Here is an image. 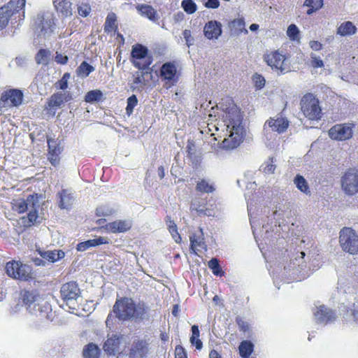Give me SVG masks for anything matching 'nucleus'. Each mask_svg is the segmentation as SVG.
Masks as SVG:
<instances>
[{"instance_id": "nucleus-1", "label": "nucleus", "mask_w": 358, "mask_h": 358, "mask_svg": "<svg viewBox=\"0 0 358 358\" xmlns=\"http://www.w3.org/2000/svg\"><path fill=\"white\" fill-rule=\"evenodd\" d=\"M223 114L222 123L226 127V137L222 141V148L234 149L243 142L245 135L243 116L238 108L232 102L224 106L220 103Z\"/></svg>"}, {"instance_id": "nucleus-2", "label": "nucleus", "mask_w": 358, "mask_h": 358, "mask_svg": "<svg viewBox=\"0 0 358 358\" xmlns=\"http://www.w3.org/2000/svg\"><path fill=\"white\" fill-rule=\"evenodd\" d=\"M22 301L27 310L41 320H52L53 313L48 302L36 291L24 290L21 293Z\"/></svg>"}, {"instance_id": "nucleus-3", "label": "nucleus", "mask_w": 358, "mask_h": 358, "mask_svg": "<svg viewBox=\"0 0 358 358\" xmlns=\"http://www.w3.org/2000/svg\"><path fill=\"white\" fill-rule=\"evenodd\" d=\"M40 208V203L37 194H30L26 199H19L13 203V209L18 213H28L29 221L31 223L40 222L38 216V209Z\"/></svg>"}, {"instance_id": "nucleus-4", "label": "nucleus", "mask_w": 358, "mask_h": 358, "mask_svg": "<svg viewBox=\"0 0 358 358\" xmlns=\"http://www.w3.org/2000/svg\"><path fill=\"white\" fill-rule=\"evenodd\" d=\"M301 110L306 117L310 120H318L322 117V108L320 101L311 93H308L301 98Z\"/></svg>"}, {"instance_id": "nucleus-5", "label": "nucleus", "mask_w": 358, "mask_h": 358, "mask_svg": "<svg viewBox=\"0 0 358 358\" xmlns=\"http://www.w3.org/2000/svg\"><path fill=\"white\" fill-rule=\"evenodd\" d=\"M25 3V0H10L6 5L0 8V30L8 25L11 17H15L21 10H22V19L24 17Z\"/></svg>"}, {"instance_id": "nucleus-6", "label": "nucleus", "mask_w": 358, "mask_h": 358, "mask_svg": "<svg viewBox=\"0 0 358 358\" xmlns=\"http://www.w3.org/2000/svg\"><path fill=\"white\" fill-rule=\"evenodd\" d=\"M7 275L15 280L27 281L32 278L31 268L19 261L8 262L6 265Z\"/></svg>"}, {"instance_id": "nucleus-7", "label": "nucleus", "mask_w": 358, "mask_h": 358, "mask_svg": "<svg viewBox=\"0 0 358 358\" xmlns=\"http://www.w3.org/2000/svg\"><path fill=\"white\" fill-rule=\"evenodd\" d=\"M132 63L139 69L145 70L152 64V57L148 55V50L146 47L136 44L132 47Z\"/></svg>"}, {"instance_id": "nucleus-8", "label": "nucleus", "mask_w": 358, "mask_h": 358, "mask_svg": "<svg viewBox=\"0 0 358 358\" xmlns=\"http://www.w3.org/2000/svg\"><path fill=\"white\" fill-rule=\"evenodd\" d=\"M264 59L272 69L279 71L281 73L290 71L287 58L278 50L266 55Z\"/></svg>"}, {"instance_id": "nucleus-9", "label": "nucleus", "mask_w": 358, "mask_h": 358, "mask_svg": "<svg viewBox=\"0 0 358 358\" xmlns=\"http://www.w3.org/2000/svg\"><path fill=\"white\" fill-rule=\"evenodd\" d=\"M340 244L344 251L356 254L358 252V236L350 228H344L340 232Z\"/></svg>"}, {"instance_id": "nucleus-10", "label": "nucleus", "mask_w": 358, "mask_h": 358, "mask_svg": "<svg viewBox=\"0 0 358 358\" xmlns=\"http://www.w3.org/2000/svg\"><path fill=\"white\" fill-rule=\"evenodd\" d=\"M126 345L127 341L124 336L113 334L104 343L103 350L110 355L118 354L117 358H126L124 355L120 353L124 350Z\"/></svg>"}, {"instance_id": "nucleus-11", "label": "nucleus", "mask_w": 358, "mask_h": 358, "mask_svg": "<svg viewBox=\"0 0 358 358\" xmlns=\"http://www.w3.org/2000/svg\"><path fill=\"white\" fill-rule=\"evenodd\" d=\"M342 190L349 196H352L358 192V170L349 169L341 177Z\"/></svg>"}, {"instance_id": "nucleus-12", "label": "nucleus", "mask_w": 358, "mask_h": 358, "mask_svg": "<svg viewBox=\"0 0 358 358\" xmlns=\"http://www.w3.org/2000/svg\"><path fill=\"white\" fill-rule=\"evenodd\" d=\"M134 301L131 299L124 297L117 299L113 306V313L122 320L131 319L134 316Z\"/></svg>"}, {"instance_id": "nucleus-13", "label": "nucleus", "mask_w": 358, "mask_h": 358, "mask_svg": "<svg viewBox=\"0 0 358 358\" xmlns=\"http://www.w3.org/2000/svg\"><path fill=\"white\" fill-rule=\"evenodd\" d=\"M352 123L337 124L329 130V137L336 141H345L352 137Z\"/></svg>"}, {"instance_id": "nucleus-14", "label": "nucleus", "mask_w": 358, "mask_h": 358, "mask_svg": "<svg viewBox=\"0 0 358 358\" xmlns=\"http://www.w3.org/2000/svg\"><path fill=\"white\" fill-rule=\"evenodd\" d=\"M60 293L63 300L71 308V305L75 304L80 296V291L76 282H69L62 286Z\"/></svg>"}, {"instance_id": "nucleus-15", "label": "nucleus", "mask_w": 358, "mask_h": 358, "mask_svg": "<svg viewBox=\"0 0 358 358\" xmlns=\"http://www.w3.org/2000/svg\"><path fill=\"white\" fill-rule=\"evenodd\" d=\"M315 320L317 323L327 324L336 319V314L331 309L324 305H315L313 310Z\"/></svg>"}, {"instance_id": "nucleus-16", "label": "nucleus", "mask_w": 358, "mask_h": 358, "mask_svg": "<svg viewBox=\"0 0 358 358\" xmlns=\"http://www.w3.org/2000/svg\"><path fill=\"white\" fill-rule=\"evenodd\" d=\"M36 31L43 36H49L54 29V22L50 16L38 15L36 20Z\"/></svg>"}, {"instance_id": "nucleus-17", "label": "nucleus", "mask_w": 358, "mask_h": 358, "mask_svg": "<svg viewBox=\"0 0 358 358\" xmlns=\"http://www.w3.org/2000/svg\"><path fill=\"white\" fill-rule=\"evenodd\" d=\"M177 68L176 65L171 62L164 64L160 69L161 78L166 81L168 87L173 85L177 82Z\"/></svg>"}, {"instance_id": "nucleus-18", "label": "nucleus", "mask_w": 358, "mask_h": 358, "mask_svg": "<svg viewBox=\"0 0 358 358\" xmlns=\"http://www.w3.org/2000/svg\"><path fill=\"white\" fill-rule=\"evenodd\" d=\"M289 127V121L283 117H277L275 118H270L266 122L264 126V130L267 131L271 129L278 134L285 132Z\"/></svg>"}, {"instance_id": "nucleus-19", "label": "nucleus", "mask_w": 358, "mask_h": 358, "mask_svg": "<svg viewBox=\"0 0 358 358\" xmlns=\"http://www.w3.org/2000/svg\"><path fill=\"white\" fill-rule=\"evenodd\" d=\"M204 36L208 39H217L222 34V24L215 20H210L203 27Z\"/></svg>"}, {"instance_id": "nucleus-20", "label": "nucleus", "mask_w": 358, "mask_h": 358, "mask_svg": "<svg viewBox=\"0 0 358 358\" xmlns=\"http://www.w3.org/2000/svg\"><path fill=\"white\" fill-rule=\"evenodd\" d=\"M48 159L52 166H56L59 163V155L62 152L61 148L59 146L57 141L52 138L48 139Z\"/></svg>"}, {"instance_id": "nucleus-21", "label": "nucleus", "mask_w": 358, "mask_h": 358, "mask_svg": "<svg viewBox=\"0 0 358 358\" xmlns=\"http://www.w3.org/2000/svg\"><path fill=\"white\" fill-rule=\"evenodd\" d=\"M58 206L61 209H70L73 203L74 197L69 189H63L57 194Z\"/></svg>"}, {"instance_id": "nucleus-22", "label": "nucleus", "mask_w": 358, "mask_h": 358, "mask_svg": "<svg viewBox=\"0 0 358 358\" xmlns=\"http://www.w3.org/2000/svg\"><path fill=\"white\" fill-rule=\"evenodd\" d=\"M72 99V95L70 92L64 91L57 92L52 94L48 101L49 107H62L66 102Z\"/></svg>"}, {"instance_id": "nucleus-23", "label": "nucleus", "mask_w": 358, "mask_h": 358, "mask_svg": "<svg viewBox=\"0 0 358 358\" xmlns=\"http://www.w3.org/2000/svg\"><path fill=\"white\" fill-rule=\"evenodd\" d=\"M131 221L129 220H117L106 225V229L112 233H123L131 229Z\"/></svg>"}, {"instance_id": "nucleus-24", "label": "nucleus", "mask_w": 358, "mask_h": 358, "mask_svg": "<svg viewBox=\"0 0 358 358\" xmlns=\"http://www.w3.org/2000/svg\"><path fill=\"white\" fill-rule=\"evenodd\" d=\"M106 243H108V238L106 237L99 236L96 238L87 240L86 241L78 243L77 245L76 249L78 251L84 252L90 248L96 247Z\"/></svg>"}, {"instance_id": "nucleus-25", "label": "nucleus", "mask_w": 358, "mask_h": 358, "mask_svg": "<svg viewBox=\"0 0 358 358\" xmlns=\"http://www.w3.org/2000/svg\"><path fill=\"white\" fill-rule=\"evenodd\" d=\"M71 0H55L54 5L58 13L64 17L71 16L73 14Z\"/></svg>"}, {"instance_id": "nucleus-26", "label": "nucleus", "mask_w": 358, "mask_h": 358, "mask_svg": "<svg viewBox=\"0 0 358 358\" xmlns=\"http://www.w3.org/2000/svg\"><path fill=\"white\" fill-rule=\"evenodd\" d=\"M136 9L141 15L148 17L151 21L156 22L159 19L157 11L150 5L140 4L136 6Z\"/></svg>"}, {"instance_id": "nucleus-27", "label": "nucleus", "mask_w": 358, "mask_h": 358, "mask_svg": "<svg viewBox=\"0 0 358 358\" xmlns=\"http://www.w3.org/2000/svg\"><path fill=\"white\" fill-rule=\"evenodd\" d=\"M189 240L191 249L193 250L196 254H197L198 252H201L202 250H207L201 234L197 235L193 234L189 236Z\"/></svg>"}, {"instance_id": "nucleus-28", "label": "nucleus", "mask_w": 358, "mask_h": 358, "mask_svg": "<svg viewBox=\"0 0 358 358\" xmlns=\"http://www.w3.org/2000/svg\"><path fill=\"white\" fill-rule=\"evenodd\" d=\"M147 348L145 343L141 341L133 343L129 353V358H142L145 355Z\"/></svg>"}, {"instance_id": "nucleus-29", "label": "nucleus", "mask_w": 358, "mask_h": 358, "mask_svg": "<svg viewBox=\"0 0 358 358\" xmlns=\"http://www.w3.org/2000/svg\"><path fill=\"white\" fill-rule=\"evenodd\" d=\"M357 27L352 22L347 21L341 23L337 29V34L341 36H351L356 33Z\"/></svg>"}, {"instance_id": "nucleus-30", "label": "nucleus", "mask_w": 358, "mask_h": 358, "mask_svg": "<svg viewBox=\"0 0 358 358\" xmlns=\"http://www.w3.org/2000/svg\"><path fill=\"white\" fill-rule=\"evenodd\" d=\"M229 27L233 34L236 35H239L241 33H244L245 34L248 33V31L245 29V23L243 18H237L234 20L229 24Z\"/></svg>"}, {"instance_id": "nucleus-31", "label": "nucleus", "mask_w": 358, "mask_h": 358, "mask_svg": "<svg viewBox=\"0 0 358 358\" xmlns=\"http://www.w3.org/2000/svg\"><path fill=\"white\" fill-rule=\"evenodd\" d=\"M133 310L132 318L143 320L147 316L149 308L143 302H138L137 304L134 303Z\"/></svg>"}, {"instance_id": "nucleus-32", "label": "nucleus", "mask_w": 358, "mask_h": 358, "mask_svg": "<svg viewBox=\"0 0 358 358\" xmlns=\"http://www.w3.org/2000/svg\"><path fill=\"white\" fill-rule=\"evenodd\" d=\"M196 189L202 193H212L215 190L213 182L208 180L202 179L199 180L196 187Z\"/></svg>"}, {"instance_id": "nucleus-33", "label": "nucleus", "mask_w": 358, "mask_h": 358, "mask_svg": "<svg viewBox=\"0 0 358 358\" xmlns=\"http://www.w3.org/2000/svg\"><path fill=\"white\" fill-rule=\"evenodd\" d=\"M117 17L114 13H109L106 17L104 25V30L106 32H112L117 29V25L116 23Z\"/></svg>"}, {"instance_id": "nucleus-34", "label": "nucleus", "mask_w": 358, "mask_h": 358, "mask_svg": "<svg viewBox=\"0 0 358 358\" xmlns=\"http://www.w3.org/2000/svg\"><path fill=\"white\" fill-rule=\"evenodd\" d=\"M254 345L249 341H243L241 343L238 350L240 355L243 358H248L253 352Z\"/></svg>"}, {"instance_id": "nucleus-35", "label": "nucleus", "mask_w": 358, "mask_h": 358, "mask_svg": "<svg viewBox=\"0 0 358 358\" xmlns=\"http://www.w3.org/2000/svg\"><path fill=\"white\" fill-rule=\"evenodd\" d=\"M62 250H49L41 253V256L51 262H57L64 257Z\"/></svg>"}, {"instance_id": "nucleus-36", "label": "nucleus", "mask_w": 358, "mask_h": 358, "mask_svg": "<svg viewBox=\"0 0 358 358\" xmlns=\"http://www.w3.org/2000/svg\"><path fill=\"white\" fill-rule=\"evenodd\" d=\"M166 225L168 227L169 231L170 234H171L173 238L174 239L175 242L177 243H179L181 242V237L180 234L178 232V229L176 223L173 220L171 219L170 217H166Z\"/></svg>"}, {"instance_id": "nucleus-37", "label": "nucleus", "mask_w": 358, "mask_h": 358, "mask_svg": "<svg viewBox=\"0 0 358 358\" xmlns=\"http://www.w3.org/2000/svg\"><path fill=\"white\" fill-rule=\"evenodd\" d=\"M303 6L309 8L306 13L310 15L322 7L323 0H306Z\"/></svg>"}, {"instance_id": "nucleus-38", "label": "nucleus", "mask_w": 358, "mask_h": 358, "mask_svg": "<svg viewBox=\"0 0 358 358\" xmlns=\"http://www.w3.org/2000/svg\"><path fill=\"white\" fill-rule=\"evenodd\" d=\"M94 70V68L92 66L86 62H83L76 69V73L78 77L85 78H87Z\"/></svg>"}, {"instance_id": "nucleus-39", "label": "nucleus", "mask_w": 358, "mask_h": 358, "mask_svg": "<svg viewBox=\"0 0 358 358\" xmlns=\"http://www.w3.org/2000/svg\"><path fill=\"white\" fill-rule=\"evenodd\" d=\"M294 182L298 189L301 192L306 194H309L310 193L308 182L303 176L297 175L294 180Z\"/></svg>"}, {"instance_id": "nucleus-40", "label": "nucleus", "mask_w": 358, "mask_h": 358, "mask_svg": "<svg viewBox=\"0 0 358 358\" xmlns=\"http://www.w3.org/2000/svg\"><path fill=\"white\" fill-rule=\"evenodd\" d=\"M190 343L195 345L197 350H201L203 347L202 342L199 339V330L197 325L192 327V336L190 337Z\"/></svg>"}, {"instance_id": "nucleus-41", "label": "nucleus", "mask_w": 358, "mask_h": 358, "mask_svg": "<svg viewBox=\"0 0 358 358\" xmlns=\"http://www.w3.org/2000/svg\"><path fill=\"white\" fill-rule=\"evenodd\" d=\"M99 350L98 347L93 344H88L83 350L84 358H99Z\"/></svg>"}, {"instance_id": "nucleus-42", "label": "nucleus", "mask_w": 358, "mask_h": 358, "mask_svg": "<svg viewBox=\"0 0 358 358\" xmlns=\"http://www.w3.org/2000/svg\"><path fill=\"white\" fill-rule=\"evenodd\" d=\"M275 160L273 157L266 160L260 167V171L266 174H272L275 170Z\"/></svg>"}, {"instance_id": "nucleus-43", "label": "nucleus", "mask_w": 358, "mask_h": 358, "mask_svg": "<svg viewBox=\"0 0 358 358\" xmlns=\"http://www.w3.org/2000/svg\"><path fill=\"white\" fill-rule=\"evenodd\" d=\"M50 57V52L48 50L41 49L36 56V61L39 64H47Z\"/></svg>"}, {"instance_id": "nucleus-44", "label": "nucleus", "mask_w": 358, "mask_h": 358, "mask_svg": "<svg viewBox=\"0 0 358 358\" xmlns=\"http://www.w3.org/2000/svg\"><path fill=\"white\" fill-rule=\"evenodd\" d=\"M103 94L99 90H91L88 92L85 97V100L88 103L99 101L101 99Z\"/></svg>"}, {"instance_id": "nucleus-45", "label": "nucleus", "mask_w": 358, "mask_h": 358, "mask_svg": "<svg viewBox=\"0 0 358 358\" xmlns=\"http://www.w3.org/2000/svg\"><path fill=\"white\" fill-rule=\"evenodd\" d=\"M287 35L290 40L299 42L300 40L299 28L294 24H290L287 30Z\"/></svg>"}, {"instance_id": "nucleus-46", "label": "nucleus", "mask_w": 358, "mask_h": 358, "mask_svg": "<svg viewBox=\"0 0 358 358\" xmlns=\"http://www.w3.org/2000/svg\"><path fill=\"white\" fill-rule=\"evenodd\" d=\"M181 7L187 14H193L197 10L196 4L192 0H183Z\"/></svg>"}, {"instance_id": "nucleus-47", "label": "nucleus", "mask_w": 358, "mask_h": 358, "mask_svg": "<svg viewBox=\"0 0 358 358\" xmlns=\"http://www.w3.org/2000/svg\"><path fill=\"white\" fill-rule=\"evenodd\" d=\"M78 13L82 17H87L91 12V6L87 2H80L78 3Z\"/></svg>"}, {"instance_id": "nucleus-48", "label": "nucleus", "mask_w": 358, "mask_h": 358, "mask_svg": "<svg viewBox=\"0 0 358 358\" xmlns=\"http://www.w3.org/2000/svg\"><path fill=\"white\" fill-rule=\"evenodd\" d=\"M208 267L215 275H222L223 272L221 270L219 261L216 258H213L208 262Z\"/></svg>"}, {"instance_id": "nucleus-49", "label": "nucleus", "mask_w": 358, "mask_h": 358, "mask_svg": "<svg viewBox=\"0 0 358 358\" xmlns=\"http://www.w3.org/2000/svg\"><path fill=\"white\" fill-rule=\"evenodd\" d=\"M138 100L136 95H132L127 99V113L131 115L134 107L137 105Z\"/></svg>"}, {"instance_id": "nucleus-50", "label": "nucleus", "mask_w": 358, "mask_h": 358, "mask_svg": "<svg viewBox=\"0 0 358 358\" xmlns=\"http://www.w3.org/2000/svg\"><path fill=\"white\" fill-rule=\"evenodd\" d=\"M311 58V65L314 68H322L324 66V62L319 57H317L316 55L312 53L310 55Z\"/></svg>"}, {"instance_id": "nucleus-51", "label": "nucleus", "mask_w": 358, "mask_h": 358, "mask_svg": "<svg viewBox=\"0 0 358 358\" xmlns=\"http://www.w3.org/2000/svg\"><path fill=\"white\" fill-rule=\"evenodd\" d=\"M182 36H183L184 38L185 39L186 45L188 47H190L191 45H192L194 44V39L192 36L190 30H188V29L184 30L183 33H182Z\"/></svg>"}, {"instance_id": "nucleus-52", "label": "nucleus", "mask_w": 358, "mask_h": 358, "mask_svg": "<svg viewBox=\"0 0 358 358\" xmlns=\"http://www.w3.org/2000/svg\"><path fill=\"white\" fill-rule=\"evenodd\" d=\"M253 81L255 82V87L261 89L265 85V79L263 76L259 74H255L253 76Z\"/></svg>"}, {"instance_id": "nucleus-53", "label": "nucleus", "mask_w": 358, "mask_h": 358, "mask_svg": "<svg viewBox=\"0 0 358 358\" xmlns=\"http://www.w3.org/2000/svg\"><path fill=\"white\" fill-rule=\"evenodd\" d=\"M237 324L238 325V328L241 331L243 332H247L250 329L249 323L247 321L242 320L241 318L236 319Z\"/></svg>"}, {"instance_id": "nucleus-54", "label": "nucleus", "mask_w": 358, "mask_h": 358, "mask_svg": "<svg viewBox=\"0 0 358 358\" xmlns=\"http://www.w3.org/2000/svg\"><path fill=\"white\" fill-rule=\"evenodd\" d=\"M113 213L112 209L106 208L104 207H99L96 209V215L99 216L103 215L107 216L110 215Z\"/></svg>"}, {"instance_id": "nucleus-55", "label": "nucleus", "mask_w": 358, "mask_h": 358, "mask_svg": "<svg viewBox=\"0 0 358 358\" xmlns=\"http://www.w3.org/2000/svg\"><path fill=\"white\" fill-rule=\"evenodd\" d=\"M175 355L176 358H187L185 350L182 346H176Z\"/></svg>"}, {"instance_id": "nucleus-56", "label": "nucleus", "mask_w": 358, "mask_h": 358, "mask_svg": "<svg viewBox=\"0 0 358 358\" xmlns=\"http://www.w3.org/2000/svg\"><path fill=\"white\" fill-rule=\"evenodd\" d=\"M55 59L58 64H65L68 61V57L57 52Z\"/></svg>"}, {"instance_id": "nucleus-57", "label": "nucleus", "mask_w": 358, "mask_h": 358, "mask_svg": "<svg viewBox=\"0 0 358 358\" xmlns=\"http://www.w3.org/2000/svg\"><path fill=\"white\" fill-rule=\"evenodd\" d=\"M204 5L208 8H217L220 6V2L218 0H207Z\"/></svg>"}, {"instance_id": "nucleus-58", "label": "nucleus", "mask_w": 358, "mask_h": 358, "mask_svg": "<svg viewBox=\"0 0 358 358\" xmlns=\"http://www.w3.org/2000/svg\"><path fill=\"white\" fill-rule=\"evenodd\" d=\"M310 47L315 51H319L322 48V45L319 41H311L309 43Z\"/></svg>"}, {"instance_id": "nucleus-59", "label": "nucleus", "mask_w": 358, "mask_h": 358, "mask_svg": "<svg viewBox=\"0 0 358 358\" xmlns=\"http://www.w3.org/2000/svg\"><path fill=\"white\" fill-rule=\"evenodd\" d=\"M58 87L60 90H64L68 87V83L66 82V79H61L57 83Z\"/></svg>"}, {"instance_id": "nucleus-60", "label": "nucleus", "mask_w": 358, "mask_h": 358, "mask_svg": "<svg viewBox=\"0 0 358 358\" xmlns=\"http://www.w3.org/2000/svg\"><path fill=\"white\" fill-rule=\"evenodd\" d=\"M26 62L27 59L25 57H17L15 58V62L20 66H22L23 65H24L26 64Z\"/></svg>"}, {"instance_id": "nucleus-61", "label": "nucleus", "mask_w": 358, "mask_h": 358, "mask_svg": "<svg viewBox=\"0 0 358 358\" xmlns=\"http://www.w3.org/2000/svg\"><path fill=\"white\" fill-rule=\"evenodd\" d=\"M143 73H138L134 79V83L138 84L143 83Z\"/></svg>"}, {"instance_id": "nucleus-62", "label": "nucleus", "mask_w": 358, "mask_h": 358, "mask_svg": "<svg viewBox=\"0 0 358 358\" xmlns=\"http://www.w3.org/2000/svg\"><path fill=\"white\" fill-rule=\"evenodd\" d=\"M184 14L182 12H178L174 15V20L179 22L183 20Z\"/></svg>"}, {"instance_id": "nucleus-63", "label": "nucleus", "mask_w": 358, "mask_h": 358, "mask_svg": "<svg viewBox=\"0 0 358 358\" xmlns=\"http://www.w3.org/2000/svg\"><path fill=\"white\" fill-rule=\"evenodd\" d=\"M209 358H222L216 350H211L209 354Z\"/></svg>"}, {"instance_id": "nucleus-64", "label": "nucleus", "mask_w": 358, "mask_h": 358, "mask_svg": "<svg viewBox=\"0 0 358 358\" xmlns=\"http://www.w3.org/2000/svg\"><path fill=\"white\" fill-rule=\"evenodd\" d=\"M158 176L161 179H162L165 176L164 168L162 166L158 168Z\"/></svg>"}]
</instances>
